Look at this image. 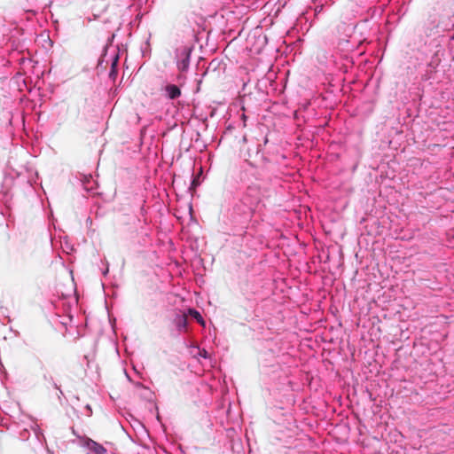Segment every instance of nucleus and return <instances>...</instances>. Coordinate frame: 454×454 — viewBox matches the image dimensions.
Listing matches in <instances>:
<instances>
[{
	"instance_id": "obj_1",
	"label": "nucleus",
	"mask_w": 454,
	"mask_h": 454,
	"mask_svg": "<svg viewBox=\"0 0 454 454\" xmlns=\"http://www.w3.org/2000/svg\"><path fill=\"white\" fill-rule=\"evenodd\" d=\"M192 51V48L190 46H184L178 50L176 65L180 72H186L188 70Z\"/></svg>"
},
{
	"instance_id": "obj_2",
	"label": "nucleus",
	"mask_w": 454,
	"mask_h": 454,
	"mask_svg": "<svg viewBox=\"0 0 454 454\" xmlns=\"http://www.w3.org/2000/svg\"><path fill=\"white\" fill-rule=\"evenodd\" d=\"M165 90L169 99H176L181 96V90L177 85L168 84L166 86Z\"/></svg>"
},
{
	"instance_id": "obj_3",
	"label": "nucleus",
	"mask_w": 454,
	"mask_h": 454,
	"mask_svg": "<svg viewBox=\"0 0 454 454\" xmlns=\"http://www.w3.org/2000/svg\"><path fill=\"white\" fill-rule=\"evenodd\" d=\"M87 447L90 450L93 451L95 454H105L106 452V449L99 443L89 440L87 442Z\"/></svg>"
},
{
	"instance_id": "obj_4",
	"label": "nucleus",
	"mask_w": 454,
	"mask_h": 454,
	"mask_svg": "<svg viewBox=\"0 0 454 454\" xmlns=\"http://www.w3.org/2000/svg\"><path fill=\"white\" fill-rule=\"evenodd\" d=\"M118 60H119L118 55H115L114 57L113 60H112V65H111V70H110V73H109V77L113 81H114L116 79V76H117V74H118V71H117Z\"/></svg>"
},
{
	"instance_id": "obj_5",
	"label": "nucleus",
	"mask_w": 454,
	"mask_h": 454,
	"mask_svg": "<svg viewBox=\"0 0 454 454\" xmlns=\"http://www.w3.org/2000/svg\"><path fill=\"white\" fill-rule=\"evenodd\" d=\"M189 314L198 321V323H200V325H205V321L203 320L200 313L199 311H197L196 309H189Z\"/></svg>"
},
{
	"instance_id": "obj_6",
	"label": "nucleus",
	"mask_w": 454,
	"mask_h": 454,
	"mask_svg": "<svg viewBox=\"0 0 454 454\" xmlns=\"http://www.w3.org/2000/svg\"><path fill=\"white\" fill-rule=\"evenodd\" d=\"M198 184H199V182H198L197 178H194L192 182V186H191L190 190L194 191Z\"/></svg>"
}]
</instances>
